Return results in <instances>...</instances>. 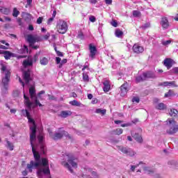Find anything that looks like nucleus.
Returning <instances> with one entry per match:
<instances>
[{
	"label": "nucleus",
	"mask_w": 178,
	"mask_h": 178,
	"mask_svg": "<svg viewBox=\"0 0 178 178\" xmlns=\"http://www.w3.org/2000/svg\"><path fill=\"white\" fill-rule=\"evenodd\" d=\"M49 99H51V101H54L55 99V96L48 95Z\"/></svg>",
	"instance_id": "052dcab7"
},
{
	"label": "nucleus",
	"mask_w": 178,
	"mask_h": 178,
	"mask_svg": "<svg viewBox=\"0 0 178 178\" xmlns=\"http://www.w3.org/2000/svg\"><path fill=\"white\" fill-rule=\"evenodd\" d=\"M130 171L131 172H136V167L133 165H130Z\"/></svg>",
	"instance_id": "864d4df0"
},
{
	"label": "nucleus",
	"mask_w": 178,
	"mask_h": 178,
	"mask_svg": "<svg viewBox=\"0 0 178 178\" xmlns=\"http://www.w3.org/2000/svg\"><path fill=\"white\" fill-rule=\"evenodd\" d=\"M54 22V18L50 17L47 21V24H52V22Z\"/></svg>",
	"instance_id": "4d7b16f0"
},
{
	"label": "nucleus",
	"mask_w": 178,
	"mask_h": 178,
	"mask_svg": "<svg viewBox=\"0 0 178 178\" xmlns=\"http://www.w3.org/2000/svg\"><path fill=\"white\" fill-rule=\"evenodd\" d=\"M169 84H170V83H169V81H165V82L160 83L159 86H164V87H168V86H169Z\"/></svg>",
	"instance_id": "a18cd8bd"
},
{
	"label": "nucleus",
	"mask_w": 178,
	"mask_h": 178,
	"mask_svg": "<svg viewBox=\"0 0 178 178\" xmlns=\"http://www.w3.org/2000/svg\"><path fill=\"white\" fill-rule=\"evenodd\" d=\"M24 16H26V19H30V17H31V15L29 13H24Z\"/></svg>",
	"instance_id": "338daca9"
},
{
	"label": "nucleus",
	"mask_w": 178,
	"mask_h": 178,
	"mask_svg": "<svg viewBox=\"0 0 178 178\" xmlns=\"http://www.w3.org/2000/svg\"><path fill=\"white\" fill-rule=\"evenodd\" d=\"M164 65L167 67V69H170V67H172V59L165 58L164 60Z\"/></svg>",
	"instance_id": "5701e85b"
},
{
	"label": "nucleus",
	"mask_w": 178,
	"mask_h": 178,
	"mask_svg": "<svg viewBox=\"0 0 178 178\" xmlns=\"http://www.w3.org/2000/svg\"><path fill=\"white\" fill-rule=\"evenodd\" d=\"M83 80L86 83L90 81V78L88 77V74H87V73H86V72L83 73Z\"/></svg>",
	"instance_id": "c9c22d12"
},
{
	"label": "nucleus",
	"mask_w": 178,
	"mask_h": 178,
	"mask_svg": "<svg viewBox=\"0 0 178 178\" xmlns=\"http://www.w3.org/2000/svg\"><path fill=\"white\" fill-rule=\"evenodd\" d=\"M32 60V63H35V62H37V60H38V54H36L33 56V58H30Z\"/></svg>",
	"instance_id": "58836bf2"
},
{
	"label": "nucleus",
	"mask_w": 178,
	"mask_h": 178,
	"mask_svg": "<svg viewBox=\"0 0 178 178\" xmlns=\"http://www.w3.org/2000/svg\"><path fill=\"white\" fill-rule=\"evenodd\" d=\"M89 20L90 22H91L92 23H95V22H97V18H95L93 15H90L89 17Z\"/></svg>",
	"instance_id": "79ce46f5"
},
{
	"label": "nucleus",
	"mask_w": 178,
	"mask_h": 178,
	"mask_svg": "<svg viewBox=\"0 0 178 178\" xmlns=\"http://www.w3.org/2000/svg\"><path fill=\"white\" fill-rule=\"evenodd\" d=\"M77 37L80 38V40H84V35L81 32L78 33Z\"/></svg>",
	"instance_id": "09e8293b"
},
{
	"label": "nucleus",
	"mask_w": 178,
	"mask_h": 178,
	"mask_svg": "<svg viewBox=\"0 0 178 178\" xmlns=\"http://www.w3.org/2000/svg\"><path fill=\"white\" fill-rule=\"evenodd\" d=\"M131 126V122H127L126 124H121V127H129Z\"/></svg>",
	"instance_id": "8fccbe9b"
},
{
	"label": "nucleus",
	"mask_w": 178,
	"mask_h": 178,
	"mask_svg": "<svg viewBox=\"0 0 178 178\" xmlns=\"http://www.w3.org/2000/svg\"><path fill=\"white\" fill-rule=\"evenodd\" d=\"M144 80H145V79H144V76L143 74L136 77V83H140V81H144Z\"/></svg>",
	"instance_id": "473e14b6"
},
{
	"label": "nucleus",
	"mask_w": 178,
	"mask_h": 178,
	"mask_svg": "<svg viewBox=\"0 0 178 178\" xmlns=\"http://www.w3.org/2000/svg\"><path fill=\"white\" fill-rule=\"evenodd\" d=\"M67 22L63 19H59L57 22L56 29L60 34H66L67 31Z\"/></svg>",
	"instance_id": "423d86ee"
},
{
	"label": "nucleus",
	"mask_w": 178,
	"mask_h": 178,
	"mask_svg": "<svg viewBox=\"0 0 178 178\" xmlns=\"http://www.w3.org/2000/svg\"><path fill=\"white\" fill-rule=\"evenodd\" d=\"M6 147L10 151H13L15 146L13 145V143H10V141L8 140V139L6 140Z\"/></svg>",
	"instance_id": "a878e982"
},
{
	"label": "nucleus",
	"mask_w": 178,
	"mask_h": 178,
	"mask_svg": "<svg viewBox=\"0 0 178 178\" xmlns=\"http://www.w3.org/2000/svg\"><path fill=\"white\" fill-rule=\"evenodd\" d=\"M22 54H26V52H29V48L27 46L24 45V47L22 48Z\"/></svg>",
	"instance_id": "a19ab883"
},
{
	"label": "nucleus",
	"mask_w": 178,
	"mask_h": 178,
	"mask_svg": "<svg viewBox=\"0 0 178 178\" xmlns=\"http://www.w3.org/2000/svg\"><path fill=\"white\" fill-rule=\"evenodd\" d=\"M132 102H136L137 104H138V102H140V98L137 97H133Z\"/></svg>",
	"instance_id": "de8ad7c7"
},
{
	"label": "nucleus",
	"mask_w": 178,
	"mask_h": 178,
	"mask_svg": "<svg viewBox=\"0 0 178 178\" xmlns=\"http://www.w3.org/2000/svg\"><path fill=\"white\" fill-rule=\"evenodd\" d=\"M96 113H99L100 115H105L106 113V109L97 108L95 111Z\"/></svg>",
	"instance_id": "f704fd0d"
},
{
	"label": "nucleus",
	"mask_w": 178,
	"mask_h": 178,
	"mask_svg": "<svg viewBox=\"0 0 178 178\" xmlns=\"http://www.w3.org/2000/svg\"><path fill=\"white\" fill-rule=\"evenodd\" d=\"M169 86H173L174 87H176V82L175 81H169Z\"/></svg>",
	"instance_id": "680f3d73"
},
{
	"label": "nucleus",
	"mask_w": 178,
	"mask_h": 178,
	"mask_svg": "<svg viewBox=\"0 0 178 178\" xmlns=\"http://www.w3.org/2000/svg\"><path fill=\"white\" fill-rule=\"evenodd\" d=\"M167 125L169 129L167 130L168 134H175L178 131V124L175 122L173 119H168L166 120Z\"/></svg>",
	"instance_id": "20e7f679"
},
{
	"label": "nucleus",
	"mask_w": 178,
	"mask_h": 178,
	"mask_svg": "<svg viewBox=\"0 0 178 178\" xmlns=\"http://www.w3.org/2000/svg\"><path fill=\"white\" fill-rule=\"evenodd\" d=\"M27 119L29 122L31 123L30 126V143L35 161H31L30 163L27 164L26 168L31 173L33 172V169H38L37 175L38 177H42L43 175H49L51 173L48 159L45 158L41 159V155H40L38 152V151H40V154L43 155L47 152V147L45 143H44V135L40 134L38 136L39 144L35 145L34 143L37 141V125L35 124L34 119L31 118L30 115L27 117Z\"/></svg>",
	"instance_id": "f257e3e1"
},
{
	"label": "nucleus",
	"mask_w": 178,
	"mask_h": 178,
	"mask_svg": "<svg viewBox=\"0 0 178 178\" xmlns=\"http://www.w3.org/2000/svg\"><path fill=\"white\" fill-rule=\"evenodd\" d=\"M117 148L118 151H120V152H122V154H124L127 156H134V155H136V152L131 148L123 146H118Z\"/></svg>",
	"instance_id": "0eeeda50"
},
{
	"label": "nucleus",
	"mask_w": 178,
	"mask_h": 178,
	"mask_svg": "<svg viewBox=\"0 0 178 178\" xmlns=\"http://www.w3.org/2000/svg\"><path fill=\"white\" fill-rule=\"evenodd\" d=\"M28 30H29V31H33V30H34V26H33V25H29Z\"/></svg>",
	"instance_id": "e2e57ef3"
},
{
	"label": "nucleus",
	"mask_w": 178,
	"mask_h": 178,
	"mask_svg": "<svg viewBox=\"0 0 178 178\" xmlns=\"http://www.w3.org/2000/svg\"><path fill=\"white\" fill-rule=\"evenodd\" d=\"M1 95H8L9 93V82L10 81V70L6 67V65H1Z\"/></svg>",
	"instance_id": "f03ea898"
},
{
	"label": "nucleus",
	"mask_w": 178,
	"mask_h": 178,
	"mask_svg": "<svg viewBox=\"0 0 178 178\" xmlns=\"http://www.w3.org/2000/svg\"><path fill=\"white\" fill-rule=\"evenodd\" d=\"M112 134H115L116 136H120V134H123V129H116L111 132Z\"/></svg>",
	"instance_id": "cd10ccee"
},
{
	"label": "nucleus",
	"mask_w": 178,
	"mask_h": 178,
	"mask_svg": "<svg viewBox=\"0 0 178 178\" xmlns=\"http://www.w3.org/2000/svg\"><path fill=\"white\" fill-rule=\"evenodd\" d=\"M0 12L3 15H9L10 10H9V8H6L5 7H0Z\"/></svg>",
	"instance_id": "bb28decb"
},
{
	"label": "nucleus",
	"mask_w": 178,
	"mask_h": 178,
	"mask_svg": "<svg viewBox=\"0 0 178 178\" xmlns=\"http://www.w3.org/2000/svg\"><path fill=\"white\" fill-rule=\"evenodd\" d=\"M127 87H129V84H127V83H124L121 87H120V95L121 97H124V95H126V94H127V91H129V90H127Z\"/></svg>",
	"instance_id": "ddd939ff"
},
{
	"label": "nucleus",
	"mask_w": 178,
	"mask_h": 178,
	"mask_svg": "<svg viewBox=\"0 0 178 178\" xmlns=\"http://www.w3.org/2000/svg\"><path fill=\"white\" fill-rule=\"evenodd\" d=\"M103 85H104V88H103L104 92H108L109 91V90H111V83H110L109 81L105 80L103 82Z\"/></svg>",
	"instance_id": "f3484780"
},
{
	"label": "nucleus",
	"mask_w": 178,
	"mask_h": 178,
	"mask_svg": "<svg viewBox=\"0 0 178 178\" xmlns=\"http://www.w3.org/2000/svg\"><path fill=\"white\" fill-rule=\"evenodd\" d=\"M133 51L136 54H143V52H144V47L140 44H135L133 46Z\"/></svg>",
	"instance_id": "9b49d317"
},
{
	"label": "nucleus",
	"mask_w": 178,
	"mask_h": 178,
	"mask_svg": "<svg viewBox=\"0 0 178 178\" xmlns=\"http://www.w3.org/2000/svg\"><path fill=\"white\" fill-rule=\"evenodd\" d=\"M0 49H8V47L6 46L0 44Z\"/></svg>",
	"instance_id": "774afa93"
},
{
	"label": "nucleus",
	"mask_w": 178,
	"mask_h": 178,
	"mask_svg": "<svg viewBox=\"0 0 178 178\" xmlns=\"http://www.w3.org/2000/svg\"><path fill=\"white\" fill-rule=\"evenodd\" d=\"M0 42L1 44H5V45H6V47H9V43L6 42V41H5V40H1Z\"/></svg>",
	"instance_id": "0e129e2a"
},
{
	"label": "nucleus",
	"mask_w": 178,
	"mask_h": 178,
	"mask_svg": "<svg viewBox=\"0 0 178 178\" xmlns=\"http://www.w3.org/2000/svg\"><path fill=\"white\" fill-rule=\"evenodd\" d=\"M170 166H176V161L175 160H171L168 162Z\"/></svg>",
	"instance_id": "c03bdc74"
},
{
	"label": "nucleus",
	"mask_w": 178,
	"mask_h": 178,
	"mask_svg": "<svg viewBox=\"0 0 178 178\" xmlns=\"http://www.w3.org/2000/svg\"><path fill=\"white\" fill-rule=\"evenodd\" d=\"M170 116H172L173 118H176V116L178 115V111L177 110L172 108L169 112Z\"/></svg>",
	"instance_id": "c85d7f7f"
},
{
	"label": "nucleus",
	"mask_w": 178,
	"mask_h": 178,
	"mask_svg": "<svg viewBox=\"0 0 178 178\" xmlns=\"http://www.w3.org/2000/svg\"><path fill=\"white\" fill-rule=\"evenodd\" d=\"M61 60H62V59H60V58H59V57H56V63L57 65H59V63H60Z\"/></svg>",
	"instance_id": "3c124183"
},
{
	"label": "nucleus",
	"mask_w": 178,
	"mask_h": 178,
	"mask_svg": "<svg viewBox=\"0 0 178 178\" xmlns=\"http://www.w3.org/2000/svg\"><path fill=\"white\" fill-rule=\"evenodd\" d=\"M151 24H149V22H147L143 25H142V29H149Z\"/></svg>",
	"instance_id": "37998d69"
},
{
	"label": "nucleus",
	"mask_w": 178,
	"mask_h": 178,
	"mask_svg": "<svg viewBox=\"0 0 178 178\" xmlns=\"http://www.w3.org/2000/svg\"><path fill=\"white\" fill-rule=\"evenodd\" d=\"M111 25H113V27H118V22L116 21L111 22Z\"/></svg>",
	"instance_id": "6e6d98bb"
},
{
	"label": "nucleus",
	"mask_w": 178,
	"mask_h": 178,
	"mask_svg": "<svg viewBox=\"0 0 178 178\" xmlns=\"http://www.w3.org/2000/svg\"><path fill=\"white\" fill-rule=\"evenodd\" d=\"M44 18H42V17H40L38 18L37 21H36V23L38 24H41V23H42V20H43Z\"/></svg>",
	"instance_id": "49530a36"
},
{
	"label": "nucleus",
	"mask_w": 178,
	"mask_h": 178,
	"mask_svg": "<svg viewBox=\"0 0 178 178\" xmlns=\"http://www.w3.org/2000/svg\"><path fill=\"white\" fill-rule=\"evenodd\" d=\"M163 29H168L169 27V21L167 17H163L161 22Z\"/></svg>",
	"instance_id": "6ab92c4d"
},
{
	"label": "nucleus",
	"mask_w": 178,
	"mask_h": 178,
	"mask_svg": "<svg viewBox=\"0 0 178 178\" xmlns=\"http://www.w3.org/2000/svg\"><path fill=\"white\" fill-rule=\"evenodd\" d=\"M89 51L90 54L89 56L92 59H94L95 58V55H97V47L95 46H93L92 44H89Z\"/></svg>",
	"instance_id": "9d476101"
},
{
	"label": "nucleus",
	"mask_w": 178,
	"mask_h": 178,
	"mask_svg": "<svg viewBox=\"0 0 178 178\" xmlns=\"http://www.w3.org/2000/svg\"><path fill=\"white\" fill-rule=\"evenodd\" d=\"M31 73L30 70L24 72L23 76H24V80L26 84H29V83H30V81L31 80Z\"/></svg>",
	"instance_id": "f8f14e48"
},
{
	"label": "nucleus",
	"mask_w": 178,
	"mask_h": 178,
	"mask_svg": "<svg viewBox=\"0 0 178 178\" xmlns=\"http://www.w3.org/2000/svg\"><path fill=\"white\" fill-rule=\"evenodd\" d=\"M3 54L5 59L8 60V59H10L12 57V53L8 51H0V54Z\"/></svg>",
	"instance_id": "b1692460"
},
{
	"label": "nucleus",
	"mask_w": 178,
	"mask_h": 178,
	"mask_svg": "<svg viewBox=\"0 0 178 178\" xmlns=\"http://www.w3.org/2000/svg\"><path fill=\"white\" fill-rule=\"evenodd\" d=\"M54 50L56 53L57 56H61V57L63 56V53L58 50V49L56 48V45L54 44Z\"/></svg>",
	"instance_id": "4c0bfd02"
},
{
	"label": "nucleus",
	"mask_w": 178,
	"mask_h": 178,
	"mask_svg": "<svg viewBox=\"0 0 178 178\" xmlns=\"http://www.w3.org/2000/svg\"><path fill=\"white\" fill-rule=\"evenodd\" d=\"M106 5H112V0H105Z\"/></svg>",
	"instance_id": "69168bd1"
},
{
	"label": "nucleus",
	"mask_w": 178,
	"mask_h": 178,
	"mask_svg": "<svg viewBox=\"0 0 178 178\" xmlns=\"http://www.w3.org/2000/svg\"><path fill=\"white\" fill-rule=\"evenodd\" d=\"M143 76L145 79V80H147V79H155V73L152 72V71H148L147 72H144L143 74Z\"/></svg>",
	"instance_id": "4468645a"
},
{
	"label": "nucleus",
	"mask_w": 178,
	"mask_h": 178,
	"mask_svg": "<svg viewBox=\"0 0 178 178\" xmlns=\"http://www.w3.org/2000/svg\"><path fill=\"white\" fill-rule=\"evenodd\" d=\"M156 109H159V111H163L166 109V105L163 103H159L155 106Z\"/></svg>",
	"instance_id": "393cba45"
},
{
	"label": "nucleus",
	"mask_w": 178,
	"mask_h": 178,
	"mask_svg": "<svg viewBox=\"0 0 178 178\" xmlns=\"http://www.w3.org/2000/svg\"><path fill=\"white\" fill-rule=\"evenodd\" d=\"M49 37H51V34H49V33H47L46 35H44V36H43V38H44V40H48V38H49Z\"/></svg>",
	"instance_id": "603ef678"
},
{
	"label": "nucleus",
	"mask_w": 178,
	"mask_h": 178,
	"mask_svg": "<svg viewBox=\"0 0 178 178\" xmlns=\"http://www.w3.org/2000/svg\"><path fill=\"white\" fill-rule=\"evenodd\" d=\"M143 170H145V172H146L149 175L151 173H154V168H152L150 167H144Z\"/></svg>",
	"instance_id": "7c9ffc66"
},
{
	"label": "nucleus",
	"mask_w": 178,
	"mask_h": 178,
	"mask_svg": "<svg viewBox=\"0 0 178 178\" xmlns=\"http://www.w3.org/2000/svg\"><path fill=\"white\" fill-rule=\"evenodd\" d=\"M67 62V59H63L62 61H61V63H60V65H59V67H62V65H63V63H66Z\"/></svg>",
	"instance_id": "13d9d810"
},
{
	"label": "nucleus",
	"mask_w": 178,
	"mask_h": 178,
	"mask_svg": "<svg viewBox=\"0 0 178 178\" xmlns=\"http://www.w3.org/2000/svg\"><path fill=\"white\" fill-rule=\"evenodd\" d=\"M72 115V111H63L59 114L58 116L60 118H63L64 119Z\"/></svg>",
	"instance_id": "a211bd4d"
},
{
	"label": "nucleus",
	"mask_w": 178,
	"mask_h": 178,
	"mask_svg": "<svg viewBox=\"0 0 178 178\" xmlns=\"http://www.w3.org/2000/svg\"><path fill=\"white\" fill-rule=\"evenodd\" d=\"M51 138L53 140H60L63 136H65L66 137H68V138H70V135L67 134V132L63 131L59 133H56L54 135H50Z\"/></svg>",
	"instance_id": "1a4fd4ad"
},
{
	"label": "nucleus",
	"mask_w": 178,
	"mask_h": 178,
	"mask_svg": "<svg viewBox=\"0 0 178 178\" xmlns=\"http://www.w3.org/2000/svg\"><path fill=\"white\" fill-rule=\"evenodd\" d=\"M115 34V36L118 37V38H120V37L123 35V31H122L120 29H116Z\"/></svg>",
	"instance_id": "2f4dec72"
},
{
	"label": "nucleus",
	"mask_w": 178,
	"mask_h": 178,
	"mask_svg": "<svg viewBox=\"0 0 178 178\" xmlns=\"http://www.w3.org/2000/svg\"><path fill=\"white\" fill-rule=\"evenodd\" d=\"M162 44L164 45L165 47H168V45H170L172 43V40H166V41H162Z\"/></svg>",
	"instance_id": "ea45409f"
},
{
	"label": "nucleus",
	"mask_w": 178,
	"mask_h": 178,
	"mask_svg": "<svg viewBox=\"0 0 178 178\" xmlns=\"http://www.w3.org/2000/svg\"><path fill=\"white\" fill-rule=\"evenodd\" d=\"M172 73H176L178 74V67H175L172 70Z\"/></svg>",
	"instance_id": "bf43d9fd"
},
{
	"label": "nucleus",
	"mask_w": 178,
	"mask_h": 178,
	"mask_svg": "<svg viewBox=\"0 0 178 178\" xmlns=\"http://www.w3.org/2000/svg\"><path fill=\"white\" fill-rule=\"evenodd\" d=\"M20 15V11L17 10V8H15L13 12V17H17Z\"/></svg>",
	"instance_id": "72a5a7b5"
},
{
	"label": "nucleus",
	"mask_w": 178,
	"mask_h": 178,
	"mask_svg": "<svg viewBox=\"0 0 178 178\" xmlns=\"http://www.w3.org/2000/svg\"><path fill=\"white\" fill-rule=\"evenodd\" d=\"M24 104L28 109H31L33 106V102H30V98L24 93Z\"/></svg>",
	"instance_id": "2eb2a0df"
},
{
	"label": "nucleus",
	"mask_w": 178,
	"mask_h": 178,
	"mask_svg": "<svg viewBox=\"0 0 178 178\" xmlns=\"http://www.w3.org/2000/svg\"><path fill=\"white\" fill-rule=\"evenodd\" d=\"M131 134L133 138H134L136 141H137V143H143V137L140 136V134L137 133H134V131H131Z\"/></svg>",
	"instance_id": "dca6fc26"
},
{
	"label": "nucleus",
	"mask_w": 178,
	"mask_h": 178,
	"mask_svg": "<svg viewBox=\"0 0 178 178\" xmlns=\"http://www.w3.org/2000/svg\"><path fill=\"white\" fill-rule=\"evenodd\" d=\"M133 16H134V17H141V12H140L138 10H134Z\"/></svg>",
	"instance_id": "e433bc0d"
},
{
	"label": "nucleus",
	"mask_w": 178,
	"mask_h": 178,
	"mask_svg": "<svg viewBox=\"0 0 178 178\" xmlns=\"http://www.w3.org/2000/svg\"><path fill=\"white\" fill-rule=\"evenodd\" d=\"M70 105L72 106H80L81 108H84V104H81V102H77V100H73L70 102Z\"/></svg>",
	"instance_id": "412c9836"
},
{
	"label": "nucleus",
	"mask_w": 178,
	"mask_h": 178,
	"mask_svg": "<svg viewBox=\"0 0 178 178\" xmlns=\"http://www.w3.org/2000/svg\"><path fill=\"white\" fill-rule=\"evenodd\" d=\"M23 66L24 67H29V66H33V60L31 58L24 60L23 61Z\"/></svg>",
	"instance_id": "aec40b11"
},
{
	"label": "nucleus",
	"mask_w": 178,
	"mask_h": 178,
	"mask_svg": "<svg viewBox=\"0 0 178 178\" xmlns=\"http://www.w3.org/2000/svg\"><path fill=\"white\" fill-rule=\"evenodd\" d=\"M22 116H24L25 118H29L30 116V112L27 109H22L21 111Z\"/></svg>",
	"instance_id": "c756f323"
},
{
	"label": "nucleus",
	"mask_w": 178,
	"mask_h": 178,
	"mask_svg": "<svg viewBox=\"0 0 178 178\" xmlns=\"http://www.w3.org/2000/svg\"><path fill=\"white\" fill-rule=\"evenodd\" d=\"M64 159L67 162L63 161L62 165H63L66 168V169H68V170L71 173H73V169H72L71 166H72L74 169H77V163L75 162L76 159L72 154H65L64 156Z\"/></svg>",
	"instance_id": "7ed1b4c3"
},
{
	"label": "nucleus",
	"mask_w": 178,
	"mask_h": 178,
	"mask_svg": "<svg viewBox=\"0 0 178 178\" xmlns=\"http://www.w3.org/2000/svg\"><path fill=\"white\" fill-rule=\"evenodd\" d=\"M42 40V38L40 36H33V35H28L26 37V41L29 42L30 47L33 49H38V45H35V42H40Z\"/></svg>",
	"instance_id": "39448f33"
},
{
	"label": "nucleus",
	"mask_w": 178,
	"mask_h": 178,
	"mask_svg": "<svg viewBox=\"0 0 178 178\" xmlns=\"http://www.w3.org/2000/svg\"><path fill=\"white\" fill-rule=\"evenodd\" d=\"M40 63L42 66H47L49 63V60L47 57H42L40 59Z\"/></svg>",
	"instance_id": "4be33fe9"
},
{
	"label": "nucleus",
	"mask_w": 178,
	"mask_h": 178,
	"mask_svg": "<svg viewBox=\"0 0 178 178\" xmlns=\"http://www.w3.org/2000/svg\"><path fill=\"white\" fill-rule=\"evenodd\" d=\"M29 94L31 95V99L33 101L35 106H42V104L40 103V101L37 99V95H35V88L31 87L29 88Z\"/></svg>",
	"instance_id": "6e6552de"
},
{
	"label": "nucleus",
	"mask_w": 178,
	"mask_h": 178,
	"mask_svg": "<svg viewBox=\"0 0 178 178\" xmlns=\"http://www.w3.org/2000/svg\"><path fill=\"white\" fill-rule=\"evenodd\" d=\"M43 94H45V90H41L38 94V97L39 98L41 97V95H42Z\"/></svg>",
	"instance_id": "5fc2aeb1"
}]
</instances>
